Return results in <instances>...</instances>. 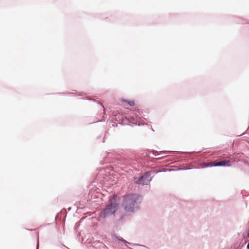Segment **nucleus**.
<instances>
[{"label":"nucleus","instance_id":"39448f33","mask_svg":"<svg viewBox=\"0 0 249 249\" xmlns=\"http://www.w3.org/2000/svg\"><path fill=\"white\" fill-rule=\"evenodd\" d=\"M214 163H216L215 161L211 162L208 163H206V166H214Z\"/></svg>","mask_w":249,"mask_h":249},{"label":"nucleus","instance_id":"20e7f679","mask_svg":"<svg viewBox=\"0 0 249 249\" xmlns=\"http://www.w3.org/2000/svg\"><path fill=\"white\" fill-rule=\"evenodd\" d=\"M231 165L230 160H223L214 163V166H231Z\"/></svg>","mask_w":249,"mask_h":249},{"label":"nucleus","instance_id":"423d86ee","mask_svg":"<svg viewBox=\"0 0 249 249\" xmlns=\"http://www.w3.org/2000/svg\"><path fill=\"white\" fill-rule=\"evenodd\" d=\"M127 103L130 106H133L135 104V103H134V101H128L127 102Z\"/></svg>","mask_w":249,"mask_h":249},{"label":"nucleus","instance_id":"7ed1b4c3","mask_svg":"<svg viewBox=\"0 0 249 249\" xmlns=\"http://www.w3.org/2000/svg\"><path fill=\"white\" fill-rule=\"evenodd\" d=\"M150 180V175L148 173H145L136 181V183L142 185H147Z\"/></svg>","mask_w":249,"mask_h":249},{"label":"nucleus","instance_id":"f03ea898","mask_svg":"<svg viewBox=\"0 0 249 249\" xmlns=\"http://www.w3.org/2000/svg\"><path fill=\"white\" fill-rule=\"evenodd\" d=\"M118 204L116 201V196H113L109 199V204L106 208L101 213L100 216L105 217L110 215L117 211Z\"/></svg>","mask_w":249,"mask_h":249},{"label":"nucleus","instance_id":"6e6552de","mask_svg":"<svg viewBox=\"0 0 249 249\" xmlns=\"http://www.w3.org/2000/svg\"><path fill=\"white\" fill-rule=\"evenodd\" d=\"M247 248H248V249H249V243H248V244L247 245Z\"/></svg>","mask_w":249,"mask_h":249},{"label":"nucleus","instance_id":"f257e3e1","mask_svg":"<svg viewBox=\"0 0 249 249\" xmlns=\"http://www.w3.org/2000/svg\"><path fill=\"white\" fill-rule=\"evenodd\" d=\"M138 199L139 196L136 194L127 195L124 197L122 206L125 212H133L134 208Z\"/></svg>","mask_w":249,"mask_h":249},{"label":"nucleus","instance_id":"0eeeda50","mask_svg":"<svg viewBox=\"0 0 249 249\" xmlns=\"http://www.w3.org/2000/svg\"><path fill=\"white\" fill-rule=\"evenodd\" d=\"M119 240L122 241L124 243H127V242L125 240H124L122 238H119Z\"/></svg>","mask_w":249,"mask_h":249}]
</instances>
